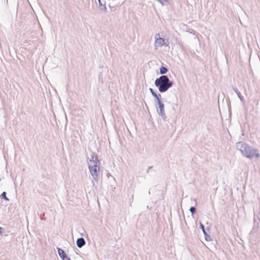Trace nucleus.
Wrapping results in <instances>:
<instances>
[{
	"label": "nucleus",
	"instance_id": "1",
	"mask_svg": "<svg viewBox=\"0 0 260 260\" xmlns=\"http://www.w3.org/2000/svg\"><path fill=\"white\" fill-rule=\"evenodd\" d=\"M236 149L240 151L241 154L250 159L258 158L260 154L257 149L254 148L244 142L236 143Z\"/></svg>",
	"mask_w": 260,
	"mask_h": 260
},
{
	"label": "nucleus",
	"instance_id": "2",
	"mask_svg": "<svg viewBox=\"0 0 260 260\" xmlns=\"http://www.w3.org/2000/svg\"><path fill=\"white\" fill-rule=\"evenodd\" d=\"M154 84L160 92L167 91L173 85V82L170 80L166 75H161L155 80Z\"/></svg>",
	"mask_w": 260,
	"mask_h": 260
},
{
	"label": "nucleus",
	"instance_id": "3",
	"mask_svg": "<svg viewBox=\"0 0 260 260\" xmlns=\"http://www.w3.org/2000/svg\"><path fill=\"white\" fill-rule=\"evenodd\" d=\"M156 108L157 110L158 114L162 118V119L166 121L167 120V117L165 114L164 110V104L162 102H159L155 105Z\"/></svg>",
	"mask_w": 260,
	"mask_h": 260
},
{
	"label": "nucleus",
	"instance_id": "4",
	"mask_svg": "<svg viewBox=\"0 0 260 260\" xmlns=\"http://www.w3.org/2000/svg\"><path fill=\"white\" fill-rule=\"evenodd\" d=\"M99 163L100 162L97 155L94 153H92L91 158L88 162V168L90 169L95 166H99L98 165Z\"/></svg>",
	"mask_w": 260,
	"mask_h": 260
},
{
	"label": "nucleus",
	"instance_id": "5",
	"mask_svg": "<svg viewBox=\"0 0 260 260\" xmlns=\"http://www.w3.org/2000/svg\"><path fill=\"white\" fill-rule=\"evenodd\" d=\"M154 46L155 47H161L163 45L168 46V44H166L165 39L160 37L159 34H156L155 36Z\"/></svg>",
	"mask_w": 260,
	"mask_h": 260
},
{
	"label": "nucleus",
	"instance_id": "6",
	"mask_svg": "<svg viewBox=\"0 0 260 260\" xmlns=\"http://www.w3.org/2000/svg\"><path fill=\"white\" fill-rule=\"evenodd\" d=\"M90 174L91 175L93 179L95 180L96 182L98 181V172L100 170V166H95L93 168L89 169Z\"/></svg>",
	"mask_w": 260,
	"mask_h": 260
},
{
	"label": "nucleus",
	"instance_id": "7",
	"mask_svg": "<svg viewBox=\"0 0 260 260\" xmlns=\"http://www.w3.org/2000/svg\"><path fill=\"white\" fill-rule=\"evenodd\" d=\"M99 4V8L101 11L104 13L107 12V7L106 6V2L105 0H98Z\"/></svg>",
	"mask_w": 260,
	"mask_h": 260
},
{
	"label": "nucleus",
	"instance_id": "8",
	"mask_svg": "<svg viewBox=\"0 0 260 260\" xmlns=\"http://www.w3.org/2000/svg\"><path fill=\"white\" fill-rule=\"evenodd\" d=\"M86 244L85 241L83 238H78L76 241L77 246L80 248L84 246Z\"/></svg>",
	"mask_w": 260,
	"mask_h": 260
},
{
	"label": "nucleus",
	"instance_id": "9",
	"mask_svg": "<svg viewBox=\"0 0 260 260\" xmlns=\"http://www.w3.org/2000/svg\"><path fill=\"white\" fill-rule=\"evenodd\" d=\"M233 89L235 91V92L236 93V94H237L238 98H239L240 101L243 103H245V100H244V97L241 95V93L240 92V91L238 90V89L237 88H233Z\"/></svg>",
	"mask_w": 260,
	"mask_h": 260
},
{
	"label": "nucleus",
	"instance_id": "10",
	"mask_svg": "<svg viewBox=\"0 0 260 260\" xmlns=\"http://www.w3.org/2000/svg\"><path fill=\"white\" fill-rule=\"evenodd\" d=\"M57 251H58V255H59V256L60 257V258L61 259H63L66 256H67L65 251L64 250H63L62 249H61V248H57Z\"/></svg>",
	"mask_w": 260,
	"mask_h": 260
},
{
	"label": "nucleus",
	"instance_id": "11",
	"mask_svg": "<svg viewBox=\"0 0 260 260\" xmlns=\"http://www.w3.org/2000/svg\"><path fill=\"white\" fill-rule=\"evenodd\" d=\"M168 69L165 67L161 66L160 68L159 72L160 74H161L162 75H164V74H166L168 72Z\"/></svg>",
	"mask_w": 260,
	"mask_h": 260
},
{
	"label": "nucleus",
	"instance_id": "12",
	"mask_svg": "<svg viewBox=\"0 0 260 260\" xmlns=\"http://www.w3.org/2000/svg\"><path fill=\"white\" fill-rule=\"evenodd\" d=\"M200 228L201 229L203 233H204L205 236H207L208 237H210V236L207 234V233L206 232L204 225L203 224V223L200 222Z\"/></svg>",
	"mask_w": 260,
	"mask_h": 260
},
{
	"label": "nucleus",
	"instance_id": "13",
	"mask_svg": "<svg viewBox=\"0 0 260 260\" xmlns=\"http://www.w3.org/2000/svg\"><path fill=\"white\" fill-rule=\"evenodd\" d=\"M154 97L156 99V100L157 101L156 104H158L159 102H162L161 100V96L160 94H156V96H154Z\"/></svg>",
	"mask_w": 260,
	"mask_h": 260
},
{
	"label": "nucleus",
	"instance_id": "14",
	"mask_svg": "<svg viewBox=\"0 0 260 260\" xmlns=\"http://www.w3.org/2000/svg\"><path fill=\"white\" fill-rule=\"evenodd\" d=\"M6 192L5 191H4L2 194V199L6 200V201H9V199L6 196Z\"/></svg>",
	"mask_w": 260,
	"mask_h": 260
},
{
	"label": "nucleus",
	"instance_id": "15",
	"mask_svg": "<svg viewBox=\"0 0 260 260\" xmlns=\"http://www.w3.org/2000/svg\"><path fill=\"white\" fill-rule=\"evenodd\" d=\"M159 3H160L162 6L166 5V3L167 2V0H155Z\"/></svg>",
	"mask_w": 260,
	"mask_h": 260
},
{
	"label": "nucleus",
	"instance_id": "16",
	"mask_svg": "<svg viewBox=\"0 0 260 260\" xmlns=\"http://www.w3.org/2000/svg\"><path fill=\"white\" fill-rule=\"evenodd\" d=\"M189 211L192 214H193L196 212V208L194 207H191L189 209Z\"/></svg>",
	"mask_w": 260,
	"mask_h": 260
},
{
	"label": "nucleus",
	"instance_id": "17",
	"mask_svg": "<svg viewBox=\"0 0 260 260\" xmlns=\"http://www.w3.org/2000/svg\"><path fill=\"white\" fill-rule=\"evenodd\" d=\"M149 90H150V92H151V94H152L153 96H156V93L153 91V90L152 88H149Z\"/></svg>",
	"mask_w": 260,
	"mask_h": 260
},
{
	"label": "nucleus",
	"instance_id": "18",
	"mask_svg": "<svg viewBox=\"0 0 260 260\" xmlns=\"http://www.w3.org/2000/svg\"><path fill=\"white\" fill-rule=\"evenodd\" d=\"M62 260H71L70 258L68 256H66L64 258L62 259Z\"/></svg>",
	"mask_w": 260,
	"mask_h": 260
},
{
	"label": "nucleus",
	"instance_id": "19",
	"mask_svg": "<svg viewBox=\"0 0 260 260\" xmlns=\"http://www.w3.org/2000/svg\"><path fill=\"white\" fill-rule=\"evenodd\" d=\"M152 168V166H150V167H149L148 168V169L147 170V173H149V171L150 170V169H151V168Z\"/></svg>",
	"mask_w": 260,
	"mask_h": 260
},
{
	"label": "nucleus",
	"instance_id": "20",
	"mask_svg": "<svg viewBox=\"0 0 260 260\" xmlns=\"http://www.w3.org/2000/svg\"><path fill=\"white\" fill-rule=\"evenodd\" d=\"M3 230V228H2V227H0V235H1L2 234V233H3V232H2Z\"/></svg>",
	"mask_w": 260,
	"mask_h": 260
},
{
	"label": "nucleus",
	"instance_id": "21",
	"mask_svg": "<svg viewBox=\"0 0 260 260\" xmlns=\"http://www.w3.org/2000/svg\"><path fill=\"white\" fill-rule=\"evenodd\" d=\"M210 238V237H208L207 236H205V239H206V240L207 241H208V240H208V238Z\"/></svg>",
	"mask_w": 260,
	"mask_h": 260
}]
</instances>
